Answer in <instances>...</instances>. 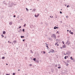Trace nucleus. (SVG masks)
Listing matches in <instances>:
<instances>
[{
  "instance_id": "nucleus-1",
  "label": "nucleus",
  "mask_w": 75,
  "mask_h": 75,
  "mask_svg": "<svg viewBox=\"0 0 75 75\" xmlns=\"http://www.w3.org/2000/svg\"><path fill=\"white\" fill-rule=\"evenodd\" d=\"M14 6V4L13 3H11V5H9L8 6L9 7H12V6Z\"/></svg>"
},
{
  "instance_id": "nucleus-2",
  "label": "nucleus",
  "mask_w": 75,
  "mask_h": 75,
  "mask_svg": "<svg viewBox=\"0 0 75 75\" xmlns=\"http://www.w3.org/2000/svg\"><path fill=\"white\" fill-rule=\"evenodd\" d=\"M53 37L54 38H55V39H56V35L55 34H53L52 35Z\"/></svg>"
},
{
  "instance_id": "nucleus-3",
  "label": "nucleus",
  "mask_w": 75,
  "mask_h": 75,
  "mask_svg": "<svg viewBox=\"0 0 75 75\" xmlns=\"http://www.w3.org/2000/svg\"><path fill=\"white\" fill-rule=\"evenodd\" d=\"M50 52H51L52 53H54V50L52 49H51L50 50Z\"/></svg>"
},
{
  "instance_id": "nucleus-4",
  "label": "nucleus",
  "mask_w": 75,
  "mask_h": 75,
  "mask_svg": "<svg viewBox=\"0 0 75 75\" xmlns=\"http://www.w3.org/2000/svg\"><path fill=\"white\" fill-rule=\"evenodd\" d=\"M39 14H38L37 15L35 14V17H36L37 18V17H38V16H39Z\"/></svg>"
},
{
  "instance_id": "nucleus-5",
  "label": "nucleus",
  "mask_w": 75,
  "mask_h": 75,
  "mask_svg": "<svg viewBox=\"0 0 75 75\" xmlns=\"http://www.w3.org/2000/svg\"><path fill=\"white\" fill-rule=\"evenodd\" d=\"M69 41L68 40L67 42H66V44H68V45H69V44H70V42H69Z\"/></svg>"
},
{
  "instance_id": "nucleus-6",
  "label": "nucleus",
  "mask_w": 75,
  "mask_h": 75,
  "mask_svg": "<svg viewBox=\"0 0 75 75\" xmlns=\"http://www.w3.org/2000/svg\"><path fill=\"white\" fill-rule=\"evenodd\" d=\"M54 30H55L56 29H57V28H58V29L59 28L57 27L56 26H55V27H54Z\"/></svg>"
},
{
  "instance_id": "nucleus-7",
  "label": "nucleus",
  "mask_w": 75,
  "mask_h": 75,
  "mask_svg": "<svg viewBox=\"0 0 75 75\" xmlns=\"http://www.w3.org/2000/svg\"><path fill=\"white\" fill-rule=\"evenodd\" d=\"M70 59H71V60H73V61H75L74 60V59L72 58V57H70Z\"/></svg>"
},
{
  "instance_id": "nucleus-8",
  "label": "nucleus",
  "mask_w": 75,
  "mask_h": 75,
  "mask_svg": "<svg viewBox=\"0 0 75 75\" xmlns=\"http://www.w3.org/2000/svg\"><path fill=\"white\" fill-rule=\"evenodd\" d=\"M12 24H13V22H10L9 23V25H12Z\"/></svg>"
},
{
  "instance_id": "nucleus-9",
  "label": "nucleus",
  "mask_w": 75,
  "mask_h": 75,
  "mask_svg": "<svg viewBox=\"0 0 75 75\" xmlns=\"http://www.w3.org/2000/svg\"><path fill=\"white\" fill-rule=\"evenodd\" d=\"M6 31H4L3 32V34H6Z\"/></svg>"
},
{
  "instance_id": "nucleus-10",
  "label": "nucleus",
  "mask_w": 75,
  "mask_h": 75,
  "mask_svg": "<svg viewBox=\"0 0 75 75\" xmlns=\"http://www.w3.org/2000/svg\"><path fill=\"white\" fill-rule=\"evenodd\" d=\"M62 47L63 48H66V47H65V45H63Z\"/></svg>"
},
{
  "instance_id": "nucleus-11",
  "label": "nucleus",
  "mask_w": 75,
  "mask_h": 75,
  "mask_svg": "<svg viewBox=\"0 0 75 75\" xmlns=\"http://www.w3.org/2000/svg\"><path fill=\"white\" fill-rule=\"evenodd\" d=\"M36 62H37L38 63H39V61H38V60H36Z\"/></svg>"
},
{
  "instance_id": "nucleus-12",
  "label": "nucleus",
  "mask_w": 75,
  "mask_h": 75,
  "mask_svg": "<svg viewBox=\"0 0 75 75\" xmlns=\"http://www.w3.org/2000/svg\"><path fill=\"white\" fill-rule=\"evenodd\" d=\"M33 61H36V58H34L33 59Z\"/></svg>"
},
{
  "instance_id": "nucleus-13",
  "label": "nucleus",
  "mask_w": 75,
  "mask_h": 75,
  "mask_svg": "<svg viewBox=\"0 0 75 75\" xmlns=\"http://www.w3.org/2000/svg\"><path fill=\"white\" fill-rule=\"evenodd\" d=\"M67 58H68V56H65L64 57V59H67Z\"/></svg>"
},
{
  "instance_id": "nucleus-14",
  "label": "nucleus",
  "mask_w": 75,
  "mask_h": 75,
  "mask_svg": "<svg viewBox=\"0 0 75 75\" xmlns=\"http://www.w3.org/2000/svg\"><path fill=\"white\" fill-rule=\"evenodd\" d=\"M13 42H14V43H16V42H17V41L16 40H14L13 41Z\"/></svg>"
},
{
  "instance_id": "nucleus-15",
  "label": "nucleus",
  "mask_w": 75,
  "mask_h": 75,
  "mask_svg": "<svg viewBox=\"0 0 75 75\" xmlns=\"http://www.w3.org/2000/svg\"><path fill=\"white\" fill-rule=\"evenodd\" d=\"M3 4H6V2L5 1H4L3 2Z\"/></svg>"
},
{
  "instance_id": "nucleus-16",
  "label": "nucleus",
  "mask_w": 75,
  "mask_h": 75,
  "mask_svg": "<svg viewBox=\"0 0 75 75\" xmlns=\"http://www.w3.org/2000/svg\"><path fill=\"white\" fill-rule=\"evenodd\" d=\"M70 34H71L72 35H73V34H74V33H73V32H71L70 33Z\"/></svg>"
},
{
  "instance_id": "nucleus-17",
  "label": "nucleus",
  "mask_w": 75,
  "mask_h": 75,
  "mask_svg": "<svg viewBox=\"0 0 75 75\" xmlns=\"http://www.w3.org/2000/svg\"><path fill=\"white\" fill-rule=\"evenodd\" d=\"M21 38H24V36H21Z\"/></svg>"
},
{
  "instance_id": "nucleus-18",
  "label": "nucleus",
  "mask_w": 75,
  "mask_h": 75,
  "mask_svg": "<svg viewBox=\"0 0 75 75\" xmlns=\"http://www.w3.org/2000/svg\"><path fill=\"white\" fill-rule=\"evenodd\" d=\"M22 31L21 29H20V30L18 31V32L19 33H20V32H21V31Z\"/></svg>"
},
{
  "instance_id": "nucleus-19",
  "label": "nucleus",
  "mask_w": 75,
  "mask_h": 75,
  "mask_svg": "<svg viewBox=\"0 0 75 75\" xmlns=\"http://www.w3.org/2000/svg\"><path fill=\"white\" fill-rule=\"evenodd\" d=\"M59 34V32L58 31H57V32L56 33V34Z\"/></svg>"
},
{
  "instance_id": "nucleus-20",
  "label": "nucleus",
  "mask_w": 75,
  "mask_h": 75,
  "mask_svg": "<svg viewBox=\"0 0 75 75\" xmlns=\"http://www.w3.org/2000/svg\"><path fill=\"white\" fill-rule=\"evenodd\" d=\"M67 63H69V60H67Z\"/></svg>"
},
{
  "instance_id": "nucleus-21",
  "label": "nucleus",
  "mask_w": 75,
  "mask_h": 75,
  "mask_svg": "<svg viewBox=\"0 0 75 75\" xmlns=\"http://www.w3.org/2000/svg\"><path fill=\"white\" fill-rule=\"evenodd\" d=\"M26 10H27V11H28V9L27 8H26Z\"/></svg>"
},
{
  "instance_id": "nucleus-22",
  "label": "nucleus",
  "mask_w": 75,
  "mask_h": 75,
  "mask_svg": "<svg viewBox=\"0 0 75 75\" xmlns=\"http://www.w3.org/2000/svg\"><path fill=\"white\" fill-rule=\"evenodd\" d=\"M5 58V57H2V59H4Z\"/></svg>"
},
{
  "instance_id": "nucleus-23",
  "label": "nucleus",
  "mask_w": 75,
  "mask_h": 75,
  "mask_svg": "<svg viewBox=\"0 0 75 75\" xmlns=\"http://www.w3.org/2000/svg\"><path fill=\"white\" fill-rule=\"evenodd\" d=\"M23 31V32H24V31H25V29H23L22 30Z\"/></svg>"
},
{
  "instance_id": "nucleus-24",
  "label": "nucleus",
  "mask_w": 75,
  "mask_h": 75,
  "mask_svg": "<svg viewBox=\"0 0 75 75\" xmlns=\"http://www.w3.org/2000/svg\"><path fill=\"white\" fill-rule=\"evenodd\" d=\"M70 7V6H69V5H68L67 6V8H68V7Z\"/></svg>"
},
{
  "instance_id": "nucleus-25",
  "label": "nucleus",
  "mask_w": 75,
  "mask_h": 75,
  "mask_svg": "<svg viewBox=\"0 0 75 75\" xmlns=\"http://www.w3.org/2000/svg\"><path fill=\"white\" fill-rule=\"evenodd\" d=\"M69 64H68V63H67L66 64V66H68V65H69Z\"/></svg>"
},
{
  "instance_id": "nucleus-26",
  "label": "nucleus",
  "mask_w": 75,
  "mask_h": 75,
  "mask_svg": "<svg viewBox=\"0 0 75 75\" xmlns=\"http://www.w3.org/2000/svg\"><path fill=\"white\" fill-rule=\"evenodd\" d=\"M46 47H47V49L49 48V47H48V46L47 45L46 46Z\"/></svg>"
},
{
  "instance_id": "nucleus-27",
  "label": "nucleus",
  "mask_w": 75,
  "mask_h": 75,
  "mask_svg": "<svg viewBox=\"0 0 75 75\" xmlns=\"http://www.w3.org/2000/svg\"><path fill=\"white\" fill-rule=\"evenodd\" d=\"M33 11H35V9H33Z\"/></svg>"
},
{
  "instance_id": "nucleus-28",
  "label": "nucleus",
  "mask_w": 75,
  "mask_h": 75,
  "mask_svg": "<svg viewBox=\"0 0 75 75\" xmlns=\"http://www.w3.org/2000/svg\"><path fill=\"white\" fill-rule=\"evenodd\" d=\"M25 39H23V42H24V41H25Z\"/></svg>"
},
{
  "instance_id": "nucleus-29",
  "label": "nucleus",
  "mask_w": 75,
  "mask_h": 75,
  "mask_svg": "<svg viewBox=\"0 0 75 75\" xmlns=\"http://www.w3.org/2000/svg\"><path fill=\"white\" fill-rule=\"evenodd\" d=\"M1 36H2V38H3V37H4V35H1Z\"/></svg>"
},
{
  "instance_id": "nucleus-30",
  "label": "nucleus",
  "mask_w": 75,
  "mask_h": 75,
  "mask_svg": "<svg viewBox=\"0 0 75 75\" xmlns=\"http://www.w3.org/2000/svg\"><path fill=\"white\" fill-rule=\"evenodd\" d=\"M61 67H57V68H58V69H60V68H61Z\"/></svg>"
},
{
  "instance_id": "nucleus-31",
  "label": "nucleus",
  "mask_w": 75,
  "mask_h": 75,
  "mask_svg": "<svg viewBox=\"0 0 75 75\" xmlns=\"http://www.w3.org/2000/svg\"><path fill=\"white\" fill-rule=\"evenodd\" d=\"M25 25H26V24L25 23L24 25H23V27H25Z\"/></svg>"
},
{
  "instance_id": "nucleus-32",
  "label": "nucleus",
  "mask_w": 75,
  "mask_h": 75,
  "mask_svg": "<svg viewBox=\"0 0 75 75\" xmlns=\"http://www.w3.org/2000/svg\"><path fill=\"white\" fill-rule=\"evenodd\" d=\"M57 52V51H54V53H55L56 52Z\"/></svg>"
},
{
  "instance_id": "nucleus-33",
  "label": "nucleus",
  "mask_w": 75,
  "mask_h": 75,
  "mask_svg": "<svg viewBox=\"0 0 75 75\" xmlns=\"http://www.w3.org/2000/svg\"><path fill=\"white\" fill-rule=\"evenodd\" d=\"M60 14H62V12H61V11H60Z\"/></svg>"
},
{
  "instance_id": "nucleus-34",
  "label": "nucleus",
  "mask_w": 75,
  "mask_h": 75,
  "mask_svg": "<svg viewBox=\"0 0 75 75\" xmlns=\"http://www.w3.org/2000/svg\"><path fill=\"white\" fill-rule=\"evenodd\" d=\"M21 28V26H20L19 27V28Z\"/></svg>"
},
{
  "instance_id": "nucleus-35",
  "label": "nucleus",
  "mask_w": 75,
  "mask_h": 75,
  "mask_svg": "<svg viewBox=\"0 0 75 75\" xmlns=\"http://www.w3.org/2000/svg\"><path fill=\"white\" fill-rule=\"evenodd\" d=\"M57 44H58V42H57L55 44V45H57Z\"/></svg>"
},
{
  "instance_id": "nucleus-36",
  "label": "nucleus",
  "mask_w": 75,
  "mask_h": 75,
  "mask_svg": "<svg viewBox=\"0 0 75 75\" xmlns=\"http://www.w3.org/2000/svg\"><path fill=\"white\" fill-rule=\"evenodd\" d=\"M6 75H10V74H6Z\"/></svg>"
},
{
  "instance_id": "nucleus-37",
  "label": "nucleus",
  "mask_w": 75,
  "mask_h": 75,
  "mask_svg": "<svg viewBox=\"0 0 75 75\" xmlns=\"http://www.w3.org/2000/svg\"><path fill=\"white\" fill-rule=\"evenodd\" d=\"M43 54H45V51H43Z\"/></svg>"
},
{
  "instance_id": "nucleus-38",
  "label": "nucleus",
  "mask_w": 75,
  "mask_h": 75,
  "mask_svg": "<svg viewBox=\"0 0 75 75\" xmlns=\"http://www.w3.org/2000/svg\"><path fill=\"white\" fill-rule=\"evenodd\" d=\"M62 42L63 44H64V41H62Z\"/></svg>"
},
{
  "instance_id": "nucleus-39",
  "label": "nucleus",
  "mask_w": 75,
  "mask_h": 75,
  "mask_svg": "<svg viewBox=\"0 0 75 75\" xmlns=\"http://www.w3.org/2000/svg\"><path fill=\"white\" fill-rule=\"evenodd\" d=\"M13 75H15V73H13Z\"/></svg>"
},
{
  "instance_id": "nucleus-40",
  "label": "nucleus",
  "mask_w": 75,
  "mask_h": 75,
  "mask_svg": "<svg viewBox=\"0 0 75 75\" xmlns=\"http://www.w3.org/2000/svg\"><path fill=\"white\" fill-rule=\"evenodd\" d=\"M25 59H27V57H25Z\"/></svg>"
},
{
  "instance_id": "nucleus-41",
  "label": "nucleus",
  "mask_w": 75,
  "mask_h": 75,
  "mask_svg": "<svg viewBox=\"0 0 75 75\" xmlns=\"http://www.w3.org/2000/svg\"><path fill=\"white\" fill-rule=\"evenodd\" d=\"M52 73H54V71H53V70H52Z\"/></svg>"
},
{
  "instance_id": "nucleus-42",
  "label": "nucleus",
  "mask_w": 75,
  "mask_h": 75,
  "mask_svg": "<svg viewBox=\"0 0 75 75\" xmlns=\"http://www.w3.org/2000/svg\"><path fill=\"white\" fill-rule=\"evenodd\" d=\"M45 45H48V44L47 43H45Z\"/></svg>"
},
{
  "instance_id": "nucleus-43",
  "label": "nucleus",
  "mask_w": 75,
  "mask_h": 75,
  "mask_svg": "<svg viewBox=\"0 0 75 75\" xmlns=\"http://www.w3.org/2000/svg\"><path fill=\"white\" fill-rule=\"evenodd\" d=\"M13 17H16V15H14Z\"/></svg>"
},
{
  "instance_id": "nucleus-44",
  "label": "nucleus",
  "mask_w": 75,
  "mask_h": 75,
  "mask_svg": "<svg viewBox=\"0 0 75 75\" xmlns=\"http://www.w3.org/2000/svg\"><path fill=\"white\" fill-rule=\"evenodd\" d=\"M51 52H50H50H48V53H51Z\"/></svg>"
},
{
  "instance_id": "nucleus-45",
  "label": "nucleus",
  "mask_w": 75,
  "mask_h": 75,
  "mask_svg": "<svg viewBox=\"0 0 75 75\" xmlns=\"http://www.w3.org/2000/svg\"><path fill=\"white\" fill-rule=\"evenodd\" d=\"M31 53H33V51L32 50H31Z\"/></svg>"
},
{
  "instance_id": "nucleus-46",
  "label": "nucleus",
  "mask_w": 75,
  "mask_h": 75,
  "mask_svg": "<svg viewBox=\"0 0 75 75\" xmlns=\"http://www.w3.org/2000/svg\"><path fill=\"white\" fill-rule=\"evenodd\" d=\"M71 30H69V33H71Z\"/></svg>"
},
{
  "instance_id": "nucleus-47",
  "label": "nucleus",
  "mask_w": 75,
  "mask_h": 75,
  "mask_svg": "<svg viewBox=\"0 0 75 75\" xmlns=\"http://www.w3.org/2000/svg\"><path fill=\"white\" fill-rule=\"evenodd\" d=\"M32 65L31 64H30V66H32Z\"/></svg>"
},
{
  "instance_id": "nucleus-48",
  "label": "nucleus",
  "mask_w": 75,
  "mask_h": 75,
  "mask_svg": "<svg viewBox=\"0 0 75 75\" xmlns=\"http://www.w3.org/2000/svg\"><path fill=\"white\" fill-rule=\"evenodd\" d=\"M57 46H59V44H57Z\"/></svg>"
},
{
  "instance_id": "nucleus-49",
  "label": "nucleus",
  "mask_w": 75,
  "mask_h": 75,
  "mask_svg": "<svg viewBox=\"0 0 75 75\" xmlns=\"http://www.w3.org/2000/svg\"><path fill=\"white\" fill-rule=\"evenodd\" d=\"M13 6H16V4H13Z\"/></svg>"
},
{
  "instance_id": "nucleus-50",
  "label": "nucleus",
  "mask_w": 75,
  "mask_h": 75,
  "mask_svg": "<svg viewBox=\"0 0 75 75\" xmlns=\"http://www.w3.org/2000/svg\"><path fill=\"white\" fill-rule=\"evenodd\" d=\"M55 67H57V64L56 65H55Z\"/></svg>"
},
{
  "instance_id": "nucleus-51",
  "label": "nucleus",
  "mask_w": 75,
  "mask_h": 75,
  "mask_svg": "<svg viewBox=\"0 0 75 75\" xmlns=\"http://www.w3.org/2000/svg\"><path fill=\"white\" fill-rule=\"evenodd\" d=\"M60 48H61V49H62V47H60Z\"/></svg>"
},
{
  "instance_id": "nucleus-52",
  "label": "nucleus",
  "mask_w": 75,
  "mask_h": 75,
  "mask_svg": "<svg viewBox=\"0 0 75 75\" xmlns=\"http://www.w3.org/2000/svg\"><path fill=\"white\" fill-rule=\"evenodd\" d=\"M67 31L68 32V31H69V30H67Z\"/></svg>"
},
{
  "instance_id": "nucleus-53",
  "label": "nucleus",
  "mask_w": 75,
  "mask_h": 75,
  "mask_svg": "<svg viewBox=\"0 0 75 75\" xmlns=\"http://www.w3.org/2000/svg\"><path fill=\"white\" fill-rule=\"evenodd\" d=\"M51 18H53V16H52L51 17Z\"/></svg>"
},
{
  "instance_id": "nucleus-54",
  "label": "nucleus",
  "mask_w": 75,
  "mask_h": 75,
  "mask_svg": "<svg viewBox=\"0 0 75 75\" xmlns=\"http://www.w3.org/2000/svg\"><path fill=\"white\" fill-rule=\"evenodd\" d=\"M66 54H68V53H67V52H66Z\"/></svg>"
},
{
  "instance_id": "nucleus-55",
  "label": "nucleus",
  "mask_w": 75,
  "mask_h": 75,
  "mask_svg": "<svg viewBox=\"0 0 75 75\" xmlns=\"http://www.w3.org/2000/svg\"><path fill=\"white\" fill-rule=\"evenodd\" d=\"M8 43H10V41H8Z\"/></svg>"
},
{
  "instance_id": "nucleus-56",
  "label": "nucleus",
  "mask_w": 75,
  "mask_h": 75,
  "mask_svg": "<svg viewBox=\"0 0 75 75\" xmlns=\"http://www.w3.org/2000/svg\"><path fill=\"white\" fill-rule=\"evenodd\" d=\"M6 65H8V64H6Z\"/></svg>"
},
{
  "instance_id": "nucleus-57",
  "label": "nucleus",
  "mask_w": 75,
  "mask_h": 75,
  "mask_svg": "<svg viewBox=\"0 0 75 75\" xmlns=\"http://www.w3.org/2000/svg\"><path fill=\"white\" fill-rule=\"evenodd\" d=\"M6 37H7L5 36V37H4V38H6Z\"/></svg>"
},
{
  "instance_id": "nucleus-58",
  "label": "nucleus",
  "mask_w": 75,
  "mask_h": 75,
  "mask_svg": "<svg viewBox=\"0 0 75 75\" xmlns=\"http://www.w3.org/2000/svg\"><path fill=\"white\" fill-rule=\"evenodd\" d=\"M18 71H20V69H18Z\"/></svg>"
},
{
  "instance_id": "nucleus-59",
  "label": "nucleus",
  "mask_w": 75,
  "mask_h": 75,
  "mask_svg": "<svg viewBox=\"0 0 75 75\" xmlns=\"http://www.w3.org/2000/svg\"><path fill=\"white\" fill-rule=\"evenodd\" d=\"M50 18L51 17V16H50Z\"/></svg>"
},
{
  "instance_id": "nucleus-60",
  "label": "nucleus",
  "mask_w": 75,
  "mask_h": 75,
  "mask_svg": "<svg viewBox=\"0 0 75 75\" xmlns=\"http://www.w3.org/2000/svg\"><path fill=\"white\" fill-rule=\"evenodd\" d=\"M65 6H67V5H65Z\"/></svg>"
},
{
  "instance_id": "nucleus-61",
  "label": "nucleus",
  "mask_w": 75,
  "mask_h": 75,
  "mask_svg": "<svg viewBox=\"0 0 75 75\" xmlns=\"http://www.w3.org/2000/svg\"><path fill=\"white\" fill-rule=\"evenodd\" d=\"M67 17H68V16H66V18H67Z\"/></svg>"
},
{
  "instance_id": "nucleus-62",
  "label": "nucleus",
  "mask_w": 75,
  "mask_h": 75,
  "mask_svg": "<svg viewBox=\"0 0 75 75\" xmlns=\"http://www.w3.org/2000/svg\"><path fill=\"white\" fill-rule=\"evenodd\" d=\"M30 10H32V9H30Z\"/></svg>"
},
{
  "instance_id": "nucleus-63",
  "label": "nucleus",
  "mask_w": 75,
  "mask_h": 75,
  "mask_svg": "<svg viewBox=\"0 0 75 75\" xmlns=\"http://www.w3.org/2000/svg\"><path fill=\"white\" fill-rule=\"evenodd\" d=\"M56 18H57V17L56 16L55 17Z\"/></svg>"
},
{
  "instance_id": "nucleus-64",
  "label": "nucleus",
  "mask_w": 75,
  "mask_h": 75,
  "mask_svg": "<svg viewBox=\"0 0 75 75\" xmlns=\"http://www.w3.org/2000/svg\"><path fill=\"white\" fill-rule=\"evenodd\" d=\"M10 43H11V42H10Z\"/></svg>"
}]
</instances>
